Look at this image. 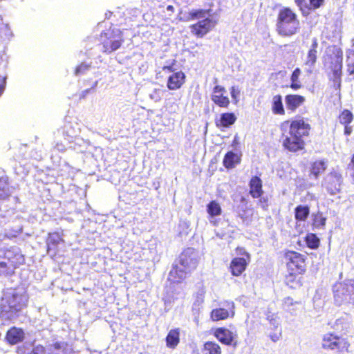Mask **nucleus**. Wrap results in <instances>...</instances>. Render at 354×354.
I'll list each match as a JSON object with an SVG mask.
<instances>
[{
  "label": "nucleus",
  "instance_id": "f257e3e1",
  "mask_svg": "<svg viewBox=\"0 0 354 354\" xmlns=\"http://www.w3.org/2000/svg\"><path fill=\"white\" fill-rule=\"evenodd\" d=\"M28 297L22 288L7 289L3 292L0 301V318L14 321L26 307Z\"/></svg>",
  "mask_w": 354,
  "mask_h": 354
},
{
  "label": "nucleus",
  "instance_id": "f03ea898",
  "mask_svg": "<svg viewBox=\"0 0 354 354\" xmlns=\"http://www.w3.org/2000/svg\"><path fill=\"white\" fill-rule=\"evenodd\" d=\"M178 263H174L169 273L168 279L178 283L184 279L187 274L195 270L199 261L198 252L192 248L183 250L180 254Z\"/></svg>",
  "mask_w": 354,
  "mask_h": 354
},
{
  "label": "nucleus",
  "instance_id": "7ed1b4c3",
  "mask_svg": "<svg viewBox=\"0 0 354 354\" xmlns=\"http://www.w3.org/2000/svg\"><path fill=\"white\" fill-rule=\"evenodd\" d=\"M212 9H192L188 12V20H198L190 26L191 32L197 37H203L216 25V21L212 19Z\"/></svg>",
  "mask_w": 354,
  "mask_h": 354
},
{
  "label": "nucleus",
  "instance_id": "20e7f679",
  "mask_svg": "<svg viewBox=\"0 0 354 354\" xmlns=\"http://www.w3.org/2000/svg\"><path fill=\"white\" fill-rule=\"evenodd\" d=\"M310 124L304 120H296L291 122L288 136L283 140V145L290 151H297L304 148L302 137L308 135Z\"/></svg>",
  "mask_w": 354,
  "mask_h": 354
},
{
  "label": "nucleus",
  "instance_id": "39448f33",
  "mask_svg": "<svg viewBox=\"0 0 354 354\" xmlns=\"http://www.w3.org/2000/svg\"><path fill=\"white\" fill-rule=\"evenodd\" d=\"M300 28L297 15L289 8L281 9L278 14L277 30L281 36L290 37Z\"/></svg>",
  "mask_w": 354,
  "mask_h": 354
},
{
  "label": "nucleus",
  "instance_id": "423d86ee",
  "mask_svg": "<svg viewBox=\"0 0 354 354\" xmlns=\"http://www.w3.org/2000/svg\"><path fill=\"white\" fill-rule=\"evenodd\" d=\"M101 44L99 48L106 54H110L119 49L124 43L122 32L118 28L109 29L101 33Z\"/></svg>",
  "mask_w": 354,
  "mask_h": 354
},
{
  "label": "nucleus",
  "instance_id": "0eeeda50",
  "mask_svg": "<svg viewBox=\"0 0 354 354\" xmlns=\"http://www.w3.org/2000/svg\"><path fill=\"white\" fill-rule=\"evenodd\" d=\"M334 300L337 306L354 304V280L348 279L333 286Z\"/></svg>",
  "mask_w": 354,
  "mask_h": 354
},
{
  "label": "nucleus",
  "instance_id": "6e6552de",
  "mask_svg": "<svg viewBox=\"0 0 354 354\" xmlns=\"http://www.w3.org/2000/svg\"><path fill=\"white\" fill-rule=\"evenodd\" d=\"M330 60L329 68L333 73V80L335 84L340 86L343 62V52L341 48L336 46L333 48Z\"/></svg>",
  "mask_w": 354,
  "mask_h": 354
},
{
  "label": "nucleus",
  "instance_id": "1a4fd4ad",
  "mask_svg": "<svg viewBox=\"0 0 354 354\" xmlns=\"http://www.w3.org/2000/svg\"><path fill=\"white\" fill-rule=\"evenodd\" d=\"M342 176L337 171H331L328 174L322 182L324 187L330 195H335L341 190Z\"/></svg>",
  "mask_w": 354,
  "mask_h": 354
},
{
  "label": "nucleus",
  "instance_id": "9d476101",
  "mask_svg": "<svg viewBox=\"0 0 354 354\" xmlns=\"http://www.w3.org/2000/svg\"><path fill=\"white\" fill-rule=\"evenodd\" d=\"M288 270L292 272L301 274L305 270V259L304 256L294 251H289L285 256Z\"/></svg>",
  "mask_w": 354,
  "mask_h": 354
},
{
  "label": "nucleus",
  "instance_id": "9b49d317",
  "mask_svg": "<svg viewBox=\"0 0 354 354\" xmlns=\"http://www.w3.org/2000/svg\"><path fill=\"white\" fill-rule=\"evenodd\" d=\"M322 347L325 349L340 350L347 348L348 344L344 339L341 338L339 335L329 333L323 337Z\"/></svg>",
  "mask_w": 354,
  "mask_h": 354
},
{
  "label": "nucleus",
  "instance_id": "f8f14e48",
  "mask_svg": "<svg viewBox=\"0 0 354 354\" xmlns=\"http://www.w3.org/2000/svg\"><path fill=\"white\" fill-rule=\"evenodd\" d=\"M235 212L237 216L241 219L243 225L248 226L250 223L252 210L248 208L246 199L244 197L241 198L240 204L236 207Z\"/></svg>",
  "mask_w": 354,
  "mask_h": 354
},
{
  "label": "nucleus",
  "instance_id": "ddd939ff",
  "mask_svg": "<svg viewBox=\"0 0 354 354\" xmlns=\"http://www.w3.org/2000/svg\"><path fill=\"white\" fill-rule=\"evenodd\" d=\"M352 324V317L348 314H344L334 322H329L328 324L332 328L341 334H346L348 332Z\"/></svg>",
  "mask_w": 354,
  "mask_h": 354
},
{
  "label": "nucleus",
  "instance_id": "4468645a",
  "mask_svg": "<svg viewBox=\"0 0 354 354\" xmlns=\"http://www.w3.org/2000/svg\"><path fill=\"white\" fill-rule=\"evenodd\" d=\"M225 88L223 86L216 85L213 88V93L211 97L212 100L218 106L227 108L230 104L228 97L224 96Z\"/></svg>",
  "mask_w": 354,
  "mask_h": 354
},
{
  "label": "nucleus",
  "instance_id": "2eb2a0df",
  "mask_svg": "<svg viewBox=\"0 0 354 354\" xmlns=\"http://www.w3.org/2000/svg\"><path fill=\"white\" fill-rule=\"evenodd\" d=\"M5 259L8 263L18 267L24 263V257L17 247H12L5 252Z\"/></svg>",
  "mask_w": 354,
  "mask_h": 354
},
{
  "label": "nucleus",
  "instance_id": "dca6fc26",
  "mask_svg": "<svg viewBox=\"0 0 354 354\" xmlns=\"http://www.w3.org/2000/svg\"><path fill=\"white\" fill-rule=\"evenodd\" d=\"M62 239L57 232L50 233L46 240L47 252L51 257L57 254V246Z\"/></svg>",
  "mask_w": 354,
  "mask_h": 354
},
{
  "label": "nucleus",
  "instance_id": "f3484780",
  "mask_svg": "<svg viewBox=\"0 0 354 354\" xmlns=\"http://www.w3.org/2000/svg\"><path fill=\"white\" fill-rule=\"evenodd\" d=\"M185 75L182 71L172 73L169 76L167 86L169 90L180 88L185 82Z\"/></svg>",
  "mask_w": 354,
  "mask_h": 354
},
{
  "label": "nucleus",
  "instance_id": "a211bd4d",
  "mask_svg": "<svg viewBox=\"0 0 354 354\" xmlns=\"http://www.w3.org/2000/svg\"><path fill=\"white\" fill-rule=\"evenodd\" d=\"M236 120V116L234 113H223L220 115L218 119L215 120L216 126L219 128H229L233 125Z\"/></svg>",
  "mask_w": 354,
  "mask_h": 354
},
{
  "label": "nucleus",
  "instance_id": "6ab92c4d",
  "mask_svg": "<svg viewBox=\"0 0 354 354\" xmlns=\"http://www.w3.org/2000/svg\"><path fill=\"white\" fill-rule=\"evenodd\" d=\"M306 99L300 95L288 94L285 97V102L288 110L295 111L305 102Z\"/></svg>",
  "mask_w": 354,
  "mask_h": 354
},
{
  "label": "nucleus",
  "instance_id": "aec40b11",
  "mask_svg": "<svg viewBox=\"0 0 354 354\" xmlns=\"http://www.w3.org/2000/svg\"><path fill=\"white\" fill-rule=\"evenodd\" d=\"M47 354H73L72 348L64 342H56L50 345L47 350Z\"/></svg>",
  "mask_w": 354,
  "mask_h": 354
},
{
  "label": "nucleus",
  "instance_id": "412c9836",
  "mask_svg": "<svg viewBox=\"0 0 354 354\" xmlns=\"http://www.w3.org/2000/svg\"><path fill=\"white\" fill-rule=\"evenodd\" d=\"M214 335L221 343L226 345H231L234 338V333L224 328H217Z\"/></svg>",
  "mask_w": 354,
  "mask_h": 354
},
{
  "label": "nucleus",
  "instance_id": "4be33fe9",
  "mask_svg": "<svg viewBox=\"0 0 354 354\" xmlns=\"http://www.w3.org/2000/svg\"><path fill=\"white\" fill-rule=\"evenodd\" d=\"M24 338V333L22 329L12 327L8 330L6 339L10 344H16L21 342Z\"/></svg>",
  "mask_w": 354,
  "mask_h": 354
},
{
  "label": "nucleus",
  "instance_id": "5701e85b",
  "mask_svg": "<svg viewBox=\"0 0 354 354\" xmlns=\"http://www.w3.org/2000/svg\"><path fill=\"white\" fill-rule=\"evenodd\" d=\"M248 263L243 257H236L230 263L231 272L234 276H239L245 270Z\"/></svg>",
  "mask_w": 354,
  "mask_h": 354
},
{
  "label": "nucleus",
  "instance_id": "b1692460",
  "mask_svg": "<svg viewBox=\"0 0 354 354\" xmlns=\"http://www.w3.org/2000/svg\"><path fill=\"white\" fill-rule=\"evenodd\" d=\"M241 160V156L234 151H230L225 153L223 160V164L226 169H230L234 168L239 164Z\"/></svg>",
  "mask_w": 354,
  "mask_h": 354
},
{
  "label": "nucleus",
  "instance_id": "393cba45",
  "mask_svg": "<svg viewBox=\"0 0 354 354\" xmlns=\"http://www.w3.org/2000/svg\"><path fill=\"white\" fill-rule=\"evenodd\" d=\"M328 167L327 162L324 160L315 161L311 164L310 169V177L318 179L320 174L324 173Z\"/></svg>",
  "mask_w": 354,
  "mask_h": 354
},
{
  "label": "nucleus",
  "instance_id": "a878e982",
  "mask_svg": "<svg viewBox=\"0 0 354 354\" xmlns=\"http://www.w3.org/2000/svg\"><path fill=\"white\" fill-rule=\"evenodd\" d=\"M250 194L253 198H259L263 194L262 180L258 176H254L250 181Z\"/></svg>",
  "mask_w": 354,
  "mask_h": 354
},
{
  "label": "nucleus",
  "instance_id": "bb28decb",
  "mask_svg": "<svg viewBox=\"0 0 354 354\" xmlns=\"http://www.w3.org/2000/svg\"><path fill=\"white\" fill-rule=\"evenodd\" d=\"M7 176L0 177V201L6 200L13 192L14 188L8 184Z\"/></svg>",
  "mask_w": 354,
  "mask_h": 354
},
{
  "label": "nucleus",
  "instance_id": "cd10ccee",
  "mask_svg": "<svg viewBox=\"0 0 354 354\" xmlns=\"http://www.w3.org/2000/svg\"><path fill=\"white\" fill-rule=\"evenodd\" d=\"M207 212L210 216L209 222L213 223L214 225H216V221L214 218V217L219 216L221 214L222 209L220 205L214 201H211L207 205Z\"/></svg>",
  "mask_w": 354,
  "mask_h": 354
},
{
  "label": "nucleus",
  "instance_id": "c85d7f7f",
  "mask_svg": "<svg viewBox=\"0 0 354 354\" xmlns=\"http://www.w3.org/2000/svg\"><path fill=\"white\" fill-rule=\"evenodd\" d=\"M272 111L276 115H284L285 110L282 96L279 94L273 96L272 100Z\"/></svg>",
  "mask_w": 354,
  "mask_h": 354
},
{
  "label": "nucleus",
  "instance_id": "c756f323",
  "mask_svg": "<svg viewBox=\"0 0 354 354\" xmlns=\"http://www.w3.org/2000/svg\"><path fill=\"white\" fill-rule=\"evenodd\" d=\"M310 214V208L307 205H299L295 209V218L297 221H305Z\"/></svg>",
  "mask_w": 354,
  "mask_h": 354
},
{
  "label": "nucleus",
  "instance_id": "7c9ffc66",
  "mask_svg": "<svg viewBox=\"0 0 354 354\" xmlns=\"http://www.w3.org/2000/svg\"><path fill=\"white\" fill-rule=\"evenodd\" d=\"M179 343V331L178 329L171 330L166 337V344L169 348H174Z\"/></svg>",
  "mask_w": 354,
  "mask_h": 354
},
{
  "label": "nucleus",
  "instance_id": "2f4dec72",
  "mask_svg": "<svg viewBox=\"0 0 354 354\" xmlns=\"http://www.w3.org/2000/svg\"><path fill=\"white\" fill-rule=\"evenodd\" d=\"M230 316V313L223 308H216L211 312V318L213 321H220L227 319Z\"/></svg>",
  "mask_w": 354,
  "mask_h": 354
},
{
  "label": "nucleus",
  "instance_id": "473e14b6",
  "mask_svg": "<svg viewBox=\"0 0 354 354\" xmlns=\"http://www.w3.org/2000/svg\"><path fill=\"white\" fill-rule=\"evenodd\" d=\"M317 52H314L312 50H308L307 53L306 58L304 62V64L308 67L307 71L308 73H312L313 68H314L317 58Z\"/></svg>",
  "mask_w": 354,
  "mask_h": 354
},
{
  "label": "nucleus",
  "instance_id": "72a5a7b5",
  "mask_svg": "<svg viewBox=\"0 0 354 354\" xmlns=\"http://www.w3.org/2000/svg\"><path fill=\"white\" fill-rule=\"evenodd\" d=\"M46 352L44 347L41 345L34 346L32 348H19L18 354H44Z\"/></svg>",
  "mask_w": 354,
  "mask_h": 354
},
{
  "label": "nucleus",
  "instance_id": "f704fd0d",
  "mask_svg": "<svg viewBox=\"0 0 354 354\" xmlns=\"http://www.w3.org/2000/svg\"><path fill=\"white\" fill-rule=\"evenodd\" d=\"M16 268L6 261H0V276L7 277L12 274Z\"/></svg>",
  "mask_w": 354,
  "mask_h": 354
},
{
  "label": "nucleus",
  "instance_id": "c9c22d12",
  "mask_svg": "<svg viewBox=\"0 0 354 354\" xmlns=\"http://www.w3.org/2000/svg\"><path fill=\"white\" fill-rule=\"evenodd\" d=\"M205 354H221L219 345L215 342H207L204 344Z\"/></svg>",
  "mask_w": 354,
  "mask_h": 354
},
{
  "label": "nucleus",
  "instance_id": "e433bc0d",
  "mask_svg": "<svg viewBox=\"0 0 354 354\" xmlns=\"http://www.w3.org/2000/svg\"><path fill=\"white\" fill-rule=\"evenodd\" d=\"M306 242L309 248L315 250L319 247L320 241L316 234H308L306 237Z\"/></svg>",
  "mask_w": 354,
  "mask_h": 354
},
{
  "label": "nucleus",
  "instance_id": "4c0bfd02",
  "mask_svg": "<svg viewBox=\"0 0 354 354\" xmlns=\"http://www.w3.org/2000/svg\"><path fill=\"white\" fill-rule=\"evenodd\" d=\"M353 120V114L348 109L342 111L339 116V121L342 124H349Z\"/></svg>",
  "mask_w": 354,
  "mask_h": 354
},
{
  "label": "nucleus",
  "instance_id": "58836bf2",
  "mask_svg": "<svg viewBox=\"0 0 354 354\" xmlns=\"http://www.w3.org/2000/svg\"><path fill=\"white\" fill-rule=\"evenodd\" d=\"M267 320L269 322L270 328L273 330H277L280 327V322L277 315L272 314L267 315Z\"/></svg>",
  "mask_w": 354,
  "mask_h": 354
},
{
  "label": "nucleus",
  "instance_id": "ea45409f",
  "mask_svg": "<svg viewBox=\"0 0 354 354\" xmlns=\"http://www.w3.org/2000/svg\"><path fill=\"white\" fill-rule=\"evenodd\" d=\"M91 68V64L87 62H82L77 66L75 71V75L77 76L83 75Z\"/></svg>",
  "mask_w": 354,
  "mask_h": 354
},
{
  "label": "nucleus",
  "instance_id": "a19ab883",
  "mask_svg": "<svg viewBox=\"0 0 354 354\" xmlns=\"http://www.w3.org/2000/svg\"><path fill=\"white\" fill-rule=\"evenodd\" d=\"M11 35L12 33L8 25L3 23L2 19L0 17V37L8 38Z\"/></svg>",
  "mask_w": 354,
  "mask_h": 354
},
{
  "label": "nucleus",
  "instance_id": "79ce46f5",
  "mask_svg": "<svg viewBox=\"0 0 354 354\" xmlns=\"http://www.w3.org/2000/svg\"><path fill=\"white\" fill-rule=\"evenodd\" d=\"M326 218L322 214H317L315 216L313 225L316 227H322L326 225Z\"/></svg>",
  "mask_w": 354,
  "mask_h": 354
},
{
  "label": "nucleus",
  "instance_id": "37998d69",
  "mask_svg": "<svg viewBox=\"0 0 354 354\" xmlns=\"http://www.w3.org/2000/svg\"><path fill=\"white\" fill-rule=\"evenodd\" d=\"M269 337L273 342H277L281 337V328L269 333Z\"/></svg>",
  "mask_w": 354,
  "mask_h": 354
},
{
  "label": "nucleus",
  "instance_id": "c03bdc74",
  "mask_svg": "<svg viewBox=\"0 0 354 354\" xmlns=\"http://www.w3.org/2000/svg\"><path fill=\"white\" fill-rule=\"evenodd\" d=\"M324 0H309L310 9L316 10L324 4Z\"/></svg>",
  "mask_w": 354,
  "mask_h": 354
},
{
  "label": "nucleus",
  "instance_id": "a18cd8bd",
  "mask_svg": "<svg viewBox=\"0 0 354 354\" xmlns=\"http://www.w3.org/2000/svg\"><path fill=\"white\" fill-rule=\"evenodd\" d=\"M295 2L302 12H304V8L308 10L310 9V6L308 5L305 0H295Z\"/></svg>",
  "mask_w": 354,
  "mask_h": 354
},
{
  "label": "nucleus",
  "instance_id": "49530a36",
  "mask_svg": "<svg viewBox=\"0 0 354 354\" xmlns=\"http://www.w3.org/2000/svg\"><path fill=\"white\" fill-rule=\"evenodd\" d=\"M160 90L155 88L152 93L149 95V97L151 100L155 102H158L161 100V96L160 95Z\"/></svg>",
  "mask_w": 354,
  "mask_h": 354
},
{
  "label": "nucleus",
  "instance_id": "de8ad7c7",
  "mask_svg": "<svg viewBox=\"0 0 354 354\" xmlns=\"http://www.w3.org/2000/svg\"><path fill=\"white\" fill-rule=\"evenodd\" d=\"M230 95L233 99H234L236 101H237V98L239 97V96L240 95L239 89L234 86H232L230 88Z\"/></svg>",
  "mask_w": 354,
  "mask_h": 354
},
{
  "label": "nucleus",
  "instance_id": "09e8293b",
  "mask_svg": "<svg viewBox=\"0 0 354 354\" xmlns=\"http://www.w3.org/2000/svg\"><path fill=\"white\" fill-rule=\"evenodd\" d=\"M301 74V70L299 68H296L292 73L290 80L291 82L299 81V77Z\"/></svg>",
  "mask_w": 354,
  "mask_h": 354
},
{
  "label": "nucleus",
  "instance_id": "8fccbe9b",
  "mask_svg": "<svg viewBox=\"0 0 354 354\" xmlns=\"http://www.w3.org/2000/svg\"><path fill=\"white\" fill-rule=\"evenodd\" d=\"M163 299L165 302V310L167 312L171 309L174 301L169 298H164Z\"/></svg>",
  "mask_w": 354,
  "mask_h": 354
},
{
  "label": "nucleus",
  "instance_id": "3c124183",
  "mask_svg": "<svg viewBox=\"0 0 354 354\" xmlns=\"http://www.w3.org/2000/svg\"><path fill=\"white\" fill-rule=\"evenodd\" d=\"M6 77L0 76V95L3 92L6 87Z\"/></svg>",
  "mask_w": 354,
  "mask_h": 354
},
{
  "label": "nucleus",
  "instance_id": "603ef678",
  "mask_svg": "<svg viewBox=\"0 0 354 354\" xmlns=\"http://www.w3.org/2000/svg\"><path fill=\"white\" fill-rule=\"evenodd\" d=\"M317 47H318L317 39L316 38H313V42H312V44H311V46H310L309 50H312V51H314V52H317Z\"/></svg>",
  "mask_w": 354,
  "mask_h": 354
},
{
  "label": "nucleus",
  "instance_id": "864d4df0",
  "mask_svg": "<svg viewBox=\"0 0 354 354\" xmlns=\"http://www.w3.org/2000/svg\"><path fill=\"white\" fill-rule=\"evenodd\" d=\"M290 88L295 91L299 89L301 87V84L299 81L291 82Z\"/></svg>",
  "mask_w": 354,
  "mask_h": 354
},
{
  "label": "nucleus",
  "instance_id": "5fc2aeb1",
  "mask_svg": "<svg viewBox=\"0 0 354 354\" xmlns=\"http://www.w3.org/2000/svg\"><path fill=\"white\" fill-rule=\"evenodd\" d=\"M259 204L261 206V207L263 209H266L267 208V207L268 206V203H267V199L265 198L264 197H259Z\"/></svg>",
  "mask_w": 354,
  "mask_h": 354
},
{
  "label": "nucleus",
  "instance_id": "6e6d98bb",
  "mask_svg": "<svg viewBox=\"0 0 354 354\" xmlns=\"http://www.w3.org/2000/svg\"><path fill=\"white\" fill-rule=\"evenodd\" d=\"M225 307H227L228 309L231 310L232 316L234 315V304L232 301H227Z\"/></svg>",
  "mask_w": 354,
  "mask_h": 354
},
{
  "label": "nucleus",
  "instance_id": "4d7b16f0",
  "mask_svg": "<svg viewBox=\"0 0 354 354\" xmlns=\"http://www.w3.org/2000/svg\"><path fill=\"white\" fill-rule=\"evenodd\" d=\"M344 134L346 136L351 135L353 131L352 127L349 126L348 124H344Z\"/></svg>",
  "mask_w": 354,
  "mask_h": 354
},
{
  "label": "nucleus",
  "instance_id": "13d9d810",
  "mask_svg": "<svg viewBox=\"0 0 354 354\" xmlns=\"http://www.w3.org/2000/svg\"><path fill=\"white\" fill-rule=\"evenodd\" d=\"M347 71L349 75H354V63L351 64H347Z\"/></svg>",
  "mask_w": 354,
  "mask_h": 354
},
{
  "label": "nucleus",
  "instance_id": "bf43d9fd",
  "mask_svg": "<svg viewBox=\"0 0 354 354\" xmlns=\"http://www.w3.org/2000/svg\"><path fill=\"white\" fill-rule=\"evenodd\" d=\"M22 232V227H19L15 231V233L12 234L13 236H17L19 234H20Z\"/></svg>",
  "mask_w": 354,
  "mask_h": 354
},
{
  "label": "nucleus",
  "instance_id": "052dcab7",
  "mask_svg": "<svg viewBox=\"0 0 354 354\" xmlns=\"http://www.w3.org/2000/svg\"><path fill=\"white\" fill-rule=\"evenodd\" d=\"M67 133H68V136L69 137H71V138L75 137L78 133V131H73V132H68V131H67Z\"/></svg>",
  "mask_w": 354,
  "mask_h": 354
},
{
  "label": "nucleus",
  "instance_id": "680f3d73",
  "mask_svg": "<svg viewBox=\"0 0 354 354\" xmlns=\"http://www.w3.org/2000/svg\"><path fill=\"white\" fill-rule=\"evenodd\" d=\"M91 91V88H88L82 92V97H84L88 93Z\"/></svg>",
  "mask_w": 354,
  "mask_h": 354
},
{
  "label": "nucleus",
  "instance_id": "e2e57ef3",
  "mask_svg": "<svg viewBox=\"0 0 354 354\" xmlns=\"http://www.w3.org/2000/svg\"><path fill=\"white\" fill-rule=\"evenodd\" d=\"M166 9L168 12H170L171 13H173L174 10V8L171 5H169Z\"/></svg>",
  "mask_w": 354,
  "mask_h": 354
},
{
  "label": "nucleus",
  "instance_id": "0e129e2a",
  "mask_svg": "<svg viewBox=\"0 0 354 354\" xmlns=\"http://www.w3.org/2000/svg\"><path fill=\"white\" fill-rule=\"evenodd\" d=\"M57 149L59 150V151H62L64 150V146L62 145H59L57 144V146H56Z\"/></svg>",
  "mask_w": 354,
  "mask_h": 354
},
{
  "label": "nucleus",
  "instance_id": "69168bd1",
  "mask_svg": "<svg viewBox=\"0 0 354 354\" xmlns=\"http://www.w3.org/2000/svg\"><path fill=\"white\" fill-rule=\"evenodd\" d=\"M97 84H98V82H97V81H95V82H94L93 85V86H92V87L91 88V91H92L93 89H94V88H95V87H96V86H97Z\"/></svg>",
  "mask_w": 354,
  "mask_h": 354
},
{
  "label": "nucleus",
  "instance_id": "338daca9",
  "mask_svg": "<svg viewBox=\"0 0 354 354\" xmlns=\"http://www.w3.org/2000/svg\"><path fill=\"white\" fill-rule=\"evenodd\" d=\"M171 68H172V67H171V66H165V67H164V70L167 69L168 71H171Z\"/></svg>",
  "mask_w": 354,
  "mask_h": 354
},
{
  "label": "nucleus",
  "instance_id": "774afa93",
  "mask_svg": "<svg viewBox=\"0 0 354 354\" xmlns=\"http://www.w3.org/2000/svg\"><path fill=\"white\" fill-rule=\"evenodd\" d=\"M292 299L288 297L286 299V304H287L288 302H290V304H292Z\"/></svg>",
  "mask_w": 354,
  "mask_h": 354
}]
</instances>
